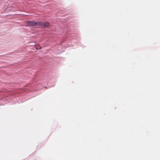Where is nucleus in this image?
Returning <instances> with one entry per match:
<instances>
[{
	"instance_id": "1",
	"label": "nucleus",
	"mask_w": 160,
	"mask_h": 160,
	"mask_svg": "<svg viewBox=\"0 0 160 160\" xmlns=\"http://www.w3.org/2000/svg\"><path fill=\"white\" fill-rule=\"evenodd\" d=\"M39 25H40L44 28H48L49 26V23L48 22H38Z\"/></svg>"
},
{
	"instance_id": "2",
	"label": "nucleus",
	"mask_w": 160,
	"mask_h": 160,
	"mask_svg": "<svg viewBox=\"0 0 160 160\" xmlns=\"http://www.w3.org/2000/svg\"><path fill=\"white\" fill-rule=\"evenodd\" d=\"M39 22H35V21H28L27 22V24L29 26H36L39 25Z\"/></svg>"
}]
</instances>
